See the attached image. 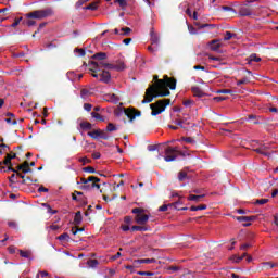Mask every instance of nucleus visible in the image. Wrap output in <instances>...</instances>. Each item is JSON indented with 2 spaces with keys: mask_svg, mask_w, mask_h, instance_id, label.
Here are the masks:
<instances>
[{
  "mask_svg": "<svg viewBox=\"0 0 278 278\" xmlns=\"http://www.w3.org/2000/svg\"><path fill=\"white\" fill-rule=\"evenodd\" d=\"M154 84L150 85L146 90V94L141 103H151L154 99L160 97H170V90L177 88V79L168 77L165 75L163 79L160 76H153ZM169 88V90H168Z\"/></svg>",
  "mask_w": 278,
  "mask_h": 278,
  "instance_id": "1",
  "label": "nucleus"
},
{
  "mask_svg": "<svg viewBox=\"0 0 278 278\" xmlns=\"http://www.w3.org/2000/svg\"><path fill=\"white\" fill-rule=\"evenodd\" d=\"M170 105V99L157 100L155 103L150 104L151 116H157L166 110V106Z\"/></svg>",
  "mask_w": 278,
  "mask_h": 278,
  "instance_id": "2",
  "label": "nucleus"
},
{
  "mask_svg": "<svg viewBox=\"0 0 278 278\" xmlns=\"http://www.w3.org/2000/svg\"><path fill=\"white\" fill-rule=\"evenodd\" d=\"M49 16H53V9L36 10L25 14L26 18H37L38 21H42V18Z\"/></svg>",
  "mask_w": 278,
  "mask_h": 278,
  "instance_id": "3",
  "label": "nucleus"
},
{
  "mask_svg": "<svg viewBox=\"0 0 278 278\" xmlns=\"http://www.w3.org/2000/svg\"><path fill=\"white\" fill-rule=\"evenodd\" d=\"M132 214H136L135 223H137V225H147V223H149V215L144 214V208L135 207L132 208Z\"/></svg>",
  "mask_w": 278,
  "mask_h": 278,
  "instance_id": "4",
  "label": "nucleus"
},
{
  "mask_svg": "<svg viewBox=\"0 0 278 278\" xmlns=\"http://www.w3.org/2000/svg\"><path fill=\"white\" fill-rule=\"evenodd\" d=\"M178 153L179 151L177 150V148L167 147L165 149V155H164L165 162H175V160H177Z\"/></svg>",
  "mask_w": 278,
  "mask_h": 278,
  "instance_id": "5",
  "label": "nucleus"
},
{
  "mask_svg": "<svg viewBox=\"0 0 278 278\" xmlns=\"http://www.w3.org/2000/svg\"><path fill=\"white\" fill-rule=\"evenodd\" d=\"M124 114L125 116H127V118H129L130 123H134V121H136V116H142V112L136 110V108L134 106L125 109Z\"/></svg>",
  "mask_w": 278,
  "mask_h": 278,
  "instance_id": "6",
  "label": "nucleus"
},
{
  "mask_svg": "<svg viewBox=\"0 0 278 278\" xmlns=\"http://www.w3.org/2000/svg\"><path fill=\"white\" fill-rule=\"evenodd\" d=\"M90 64L91 66H93L94 68H98L99 71H101V68H104L105 71H116L115 64H112V63L91 61Z\"/></svg>",
  "mask_w": 278,
  "mask_h": 278,
  "instance_id": "7",
  "label": "nucleus"
},
{
  "mask_svg": "<svg viewBox=\"0 0 278 278\" xmlns=\"http://www.w3.org/2000/svg\"><path fill=\"white\" fill-rule=\"evenodd\" d=\"M92 181H101V178L97 176H89L88 178H80V184H83L79 188L80 190H86L88 185Z\"/></svg>",
  "mask_w": 278,
  "mask_h": 278,
  "instance_id": "8",
  "label": "nucleus"
},
{
  "mask_svg": "<svg viewBox=\"0 0 278 278\" xmlns=\"http://www.w3.org/2000/svg\"><path fill=\"white\" fill-rule=\"evenodd\" d=\"M110 79H112V75L110 72L103 70L100 74L99 81H102L103 84H110Z\"/></svg>",
  "mask_w": 278,
  "mask_h": 278,
  "instance_id": "9",
  "label": "nucleus"
},
{
  "mask_svg": "<svg viewBox=\"0 0 278 278\" xmlns=\"http://www.w3.org/2000/svg\"><path fill=\"white\" fill-rule=\"evenodd\" d=\"M191 92L193 93V97H198V99H203V97L206 96V93L201 90V87L197 86L191 87Z\"/></svg>",
  "mask_w": 278,
  "mask_h": 278,
  "instance_id": "10",
  "label": "nucleus"
},
{
  "mask_svg": "<svg viewBox=\"0 0 278 278\" xmlns=\"http://www.w3.org/2000/svg\"><path fill=\"white\" fill-rule=\"evenodd\" d=\"M236 220H238V223H253V220H256V216L252 215V216H237L235 217Z\"/></svg>",
  "mask_w": 278,
  "mask_h": 278,
  "instance_id": "11",
  "label": "nucleus"
},
{
  "mask_svg": "<svg viewBox=\"0 0 278 278\" xmlns=\"http://www.w3.org/2000/svg\"><path fill=\"white\" fill-rule=\"evenodd\" d=\"M253 14V11L249 7H241L239 10L240 16H251Z\"/></svg>",
  "mask_w": 278,
  "mask_h": 278,
  "instance_id": "12",
  "label": "nucleus"
},
{
  "mask_svg": "<svg viewBox=\"0 0 278 278\" xmlns=\"http://www.w3.org/2000/svg\"><path fill=\"white\" fill-rule=\"evenodd\" d=\"M92 60H97L98 62H103V60H108V53L105 52H98L93 54Z\"/></svg>",
  "mask_w": 278,
  "mask_h": 278,
  "instance_id": "13",
  "label": "nucleus"
},
{
  "mask_svg": "<svg viewBox=\"0 0 278 278\" xmlns=\"http://www.w3.org/2000/svg\"><path fill=\"white\" fill-rule=\"evenodd\" d=\"M100 181H97V180H91V182H89L87 186L88 188L84 189L86 191H90L92 190V188H97V190H100L101 189V185L99 184Z\"/></svg>",
  "mask_w": 278,
  "mask_h": 278,
  "instance_id": "14",
  "label": "nucleus"
},
{
  "mask_svg": "<svg viewBox=\"0 0 278 278\" xmlns=\"http://www.w3.org/2000/svg\"><path fill=\"white\" fill-rule=\"evenodd\" d=\"M87 136H89L93 140H99V138H101V129L89 131V132H87Z\"/></svg>",
  "mask_w": 278,
  "mask_h": 278,
  "instance_id": "15",
  "label": "nucleus"
},
{
  "mask_svg": "<svg viewBox=\"0 0 278 278\" xmlns=\"http://www.w3.org/2000/svg\"><path fill=\"white\" fill-rule=\"evenodd\" d=\"M12 160H16V153L7 154L3 161L4 166H9V164H12Z\"/></svg>",
  "mask_w": 278,
  "mask_h": 278,
  "instance_id": "16",
  "label": "nucleus"
},
{
  "mask_svg": "<svg viewBox=\"0 0 278 278\" xmlns=\"http://www.w3.org/2000/svg\"><path fill=\"white\" fill-rule=\"evenodd\" d=\"M135 264H155V258H141L135 261Z\"/></svg>",
  "mask_w": 278,
  "mask_h": 278,
  "instance_id": "17",
  "label": "nucleus"
},
{
  "mask_svg": "<svg viewBox=\"0 0 278 278\" xmlns=\"http://www.w3.org/2000/svg\"><path fill=\"white\" fill-rule=\"evenodd\" d=\"M80 129H83L84 131H90L92 129V124L89 122H81Z\"/></svg>",
  "mask_w": 278,
  "mask_h": 278,
  "instance_id": "18",
  "label": "nucleus"
},
{
  "mask_svg": "<svg viewBox=\"0 0 278 278\" xmlns=\"http://www.w3.org/2000/svg\"><path fill=\"white\" fill-rule=\"evenodd\" d=\"M81 211H77L75 216H74V225H81Z\"/></svg>",
  "mask_w": 278,
  "mask_h": 278,
  "instance_id": "19",
  "label": "nucleus"
},
{
  "mask_svg": "<svg viewBox=\"0 0 278 278\" xmlns=\"http://www.w3.org/2000/svg\"><path fill=\"white\" fill-rule=\"evenodd\" d=\"M211 51H218L220 48V43H218V40H212L210 42Z\"/></svg>",
  "mask_w": 278,
  "mask_h": 278,
  "instance_id": "20",
  "label": "nucleus"
},
{
  "mask_svg": "<svg viewBox=\"0 0 278 278\" xmlns=\"http://www.w3.org/2000/svg\"><path fill=\"white\" fill-rule=\"evenodd\" d=\"M204 197L205 194H200V195L190 194L188 197V201H195L197 203H199V201H201V199H203Z\"/></svg>",
  "mask_w": 278,
  "mask_h": 278,
  "instance_id": "21",
  "label": "nucleus"
},
{
  "mask_svg": "<svg viewBox=\"0 0 278 278\" xmlns=\"http://www.w3.org/2000/svg\"><path fill=\"white\" fill-rule=\"evenodd\" d=\"M91 117L96 118V121H100V123L105 122V117H103L101 114H99L97 112H91Z\"/></svg>",
  "mask_w": 278,
  "mask_h": 278,
  "instance_id": "22",
  "label": "nucleus"
},
{
  "mask_svg": "<svg viewBox=\"0 0 278 278\" xmlns=\"http://www.w3.org/2000/svg\"><path fill=\"white\" fill-rule=\"evenodd\" d=\"M127 66L125 65V62L123 61H117L115 64V71H125Z\"/></svg>",
  "mask_w": 278,
  "mask_h": 278,
  "instance_id": "23",
  "label": "nucleus"
},
{
  "mask_svg": "<svg viewBox=\"0 0 278 278\" xmlns=\"http://www.w3.org/2000/svg\"><path fill=\"white\" fill-rule=\"evenodd\" d=\"M195 26L199 29H205V27H210V29H214V27H215L214 24H201L200 22H197Z\"/></svg>",
  "mask_w": 278,
  "mask_h": 278,
  "instance_id": "24",
  "label": "nucleus"
},
{
  "mask_svg": "<svg viewBox=\"0 0 278 278\" xmlns=\"http://www.w3.org/2000/svg\"><path fill=\"white\" fill-rule=\"evenodd\" d=\"M130 231H149V228L147 226H132Z\"/></svg>",
  "mask_w": 278,
  "mask_h": 278,
  "instance_id": "25",
  "label": "nucleus"
},
{
  "mask_svg": "<svg viewBox=\"0 0 278 278\" xmlns=\"http://www.w3.org/2000/svg\"><path fill=\"white\" fill-rule=\"evenodd\" d=\"M87 265L89 268H97V266H99V261L98 260H89V261H87Z\"/></svg>",
  "mask_w": 278,
  "mask_h": 278,
  "instance_id": "26",
  "label": "nucleus"
},
{
  "mask_svg": "<svg viewBox=\"0 0 278 278\" xmlns=\"http://www.w3.org/2000/svg\"><path fill=\"white\" fill-rule=\"evenodd\" d=\"M200 210H207V205L206 204H201L199 206H191L190 207L191 212H199Z\"/></svg>",
  "mask_w": 278,
  "mask_h": 278,
  "instance_id": "27",
  "label": "nucleus"
},
{
  "mask_svg": "<svg viewBox=\"0 0 278 278\" xmlns=\"http://www.w3.org/2000/svg\"><path fill=\"white\" fill-rule=\"evenodd\" d=\"M151 42L152 45H159L160 43V37L153 31H151Z\"/></svg>",
  "mask_w": 278,
  "mask_h": 278,
  "instance_id": "28",
  "label": "nucleus"
},
{
  "mask_svg": "<svg viewBox=\"0 0 278 278\" xmlns=\"http://www.w3.org/2000/svg\"><path fill=\"white\" fill-rule=\"evenodd\" d=\"M20 255H21V257H25L26 260H29L31 257V252L20 250Z\"/></svg>",
  "mask_w": 278,
  "mask_h": 278,
  "instance_id": "29",
  "label": "nucleus"
},
{
  "mask_svg": "<svg viewBox=\"0 0 278 278\" xmlns=\"http://www.w3.org/2000/svg\"><path fill=\"white\" fill-rule=\"evenodd\" d=\"M58 240L68 242V240H71V236L68 235V232H65V233H62L61 236H59Z\"/></svg>",
  "mask_w": 278,
  "mask_h": 278,
  "instance_id": "30",
  "label": "nucleus"
},
{
  "mask_svg": "<svg viewBox=\"0 0 278 278\" xmlns=\"http://www.w3.org/2000/svg\"><path fill=\"white\" fill-rule=\"evenodd\" d=\"M23 25H27V27H34V25H36V21H34V18H27L23 22Z\"/></svg>",
  "mask_w": 278,
  "mask_h": 278,
  "instance_id": "31",
  "label": "nucleus"
},
{
  "mask_svg": "<svg viewBox=\"0 0 278 278\" xmlns=\"http://www.w3.org/2000/svg\"><path fill=\"white\" fill-rule=\"evenodd\" d=\"M80 97H81V99H88V97H90V90L81 89L80 90Z\"/></svg>",
  "mask_w": 278,
  "mask_h": 278,
  "instance_id": "32",
  "label": "nucleus"
},
{
  "mask_svg": "<svg viewBox=\"0 0 278 278\" xmlns=\"http://www.w3.org/2000/svg\"><path fill=\"white\" fill-rule=\"evenodd\" d=\"M100 138L102 140H110V135L108 134V130H100Z\"/></svg>",
  "mask_w": 278,
  "mask_h": 278,
  "instance_id": "33",
  "label": "nucleus"
},
{
  "mask_svg": "<svg viewBox=\"0 0 278 278\" xmlns=\"http://www.w3.org/2000/svg\"><path fill=\"white\" fill-rule=\"evenodd\" d=\"M45 208H47L48 214H58L56 210L51 208V205L43 203L42 204Z\"/></svg>",
  "mask_w": 278,
  "mask_h": 278,
  "instance_id": "34",
  "label": "nucleus"
},
{
  "mask_svg": "<svg viewBox=\"0 0 278 278\" xmlns=\"http://www.w3.org/2000/svg\"><path fill=\"white\" fill-rule=\"evenodd\" d=\"M24 174L31 173V168H29V162L25 161L23 164Z\"/></svg>",
  "mask_w": 278,
  "mask_h": 278,
  "instance_id": "35",
  "label": "nucleus"
},
{
  "mask_svg": "<svg viewBox=\"0 0 278 278\" xmlns=\"http://www.w3.org/2000/svg\"><path fill=\"white\" fill-rule=\"evenodd\" d=\"M106 131H118V128L113 123H109L106 126Z\"/></svg>",
  "mask_w": 278,
  "mask_h": 278,
  "instance_id": "36",
  "label": "nucleus"
},
{
  "mask_svg": "<svg viewBox=\"0 0 278 278\" xmlns=\"http://www.w3.org/2000/svg\"><path fill=\"white\" fill-rule=\"evenodd\" d=\"M248 60L249 62H262V59L257 54H251Z\"/></svg>",
  "mask_w": 278,
  "mask_h": 278,
  "instance_id": "37",
  "label": "nucleus"
},
{
  "mask_svg": "<svg viewBox=\"0 0 278 278\" xmlns=\"http://www.w3.org/2000/svg\"><path fill=\"white\" fill-rule=\"evenodd\" d=\"M266 148H256L254 151L255 153H258L260 155L268 156V152L265 151Z\"/></svg>",
  "mask_w": 278,
  "mask_h": 278,
  "instance_id": "38",
  "label": "nucleus"
},
{
  "mask_svg": "<svg viewBox=\"0 0 278 278\" xmlns=\"http://www.w3.org/2000/svg\"><path fill=\"white\" fill-rule=\"evenodd\" d=\"M250 83H251V79H249V77H244V78L237 81V86H242V85H247V84H250Z\"/></svg>",
  "mask_w": 278,
  "mask_h": 278,
  "instance_id": "39",
  "label": "nucleus"
},
{
  "mask_svg": "<svg viewBox=\"0 0 278 278\" xmlns=\"http://www.w3.org/2000/svg\"><path fill=\"white\" fill-rule=\"evenodd\" d=\"M121 31H123V33H121V36H129V35L131 34V28H129V27H123V28L121 29Z\"/></svg>",
  "mask_w": 278,
  "mask_h": 278,
  "instance_id": "40",
  "label": "nucleus"
},
{
  "mask_svg": "<svg viewBox=\"0 0 278 278\" xmlns=\"http://www.w3.org/2000/svg\"><path fill=\"white\" fill-rule=\"evenodd\" d=\"M187 177H188V173L179 172V174H178V180L179 181H186Z\"/></svg>",
  "mask_w": 278,
  "mask_h": 278,
  "instance_id": "41",
  "label": "nucleus"
},
{
  "mask_svg": "<svg viewBox=\"0 0 278 278\" xmlns=\"http://www.w3.org/2000/svg\"><path fill=\"white\" fill-rule=\"evenodd\" d=\"M182 141L187 142V144H197V141L192 137H184Z\"/></svg>",
  "mask_w": 278,
  "mask_h": 278,
  "instance_id": "42",
  "label": "nucleus"
},
{
  "mask_svg": "<svg viewBox=\"0 0 278 278\" xmlns=\"http://www.w3.org/2000/svg\"><path fill=\"white\" fill-rule=\"evenodd\" d=\"M83 172L84 173L94 174V173H97V169H94V167H92V166H87V167L83 168Z\"/></svg>",
  "mask_w": 278,
  "mask_h": 278,
  "instance_id": "43",
  "label": "nucleus"
},
{
  "mask_svg": "<svg viewBox=\"0 0 278 278\" xmlns=\"http://www.w3.org/2000/svg\"><path fill=\"white\" fill-rule=\"evenodd\" d=\"M217 94H233V91L230 89H222L217 91Z\"/></svg>",
  "mask_w": 278,
  "mask_h": 278,
  "instance_id": "44",
  "label": "nucleus"
},
{
  "mask_svg": "<svg viewBox=\"0 0 278 278\" xmlns=\"http://www.w3.org/2000/svg\"><path fill=\"white\" fill-rule=\"evenodd\" d=\"M266 203H268V199H261V200H256L254 202V205H266Z\"/></svg>",
  "mask_w": 278,
  "mask_h": 278,
  "instance_id": "45",
  "label": "nucleus"
},
{
  "mask_svg": "<svg viewBox=\"0 0 278 278\" xmlns=\"http://www.w3.org/2000/svg\"><path fill=\"white\" fill-rule=\"evenodd\" d=\"M248 121H254L253 124L254 125H260V122H257V116L256 115H249L248 116Z\"/></svg>",
  "mask_w": 278,
  "mask_h": 278,
  "instance_id": "46",
  "label": "nucleus"
},
{
  "mask_svg": "<svg viewBox=\"0 0 278 278\" xmlns=\"http://www.w3.org/2000/svg\"><path fill=\"white\" fill-rule=\"evenodd\" d=\"M97 8H99V7L97 5V2H92V3H90L89 5H87V7L85 8V10H92V11H94V10H97Z\"/></svg>",
  "mask_w": 278,
  "mask_h": 278,
  "instance_id": "47",
  "label": "nucleus"
},
{
  "mask_svg": "<svg viewBox=\"0 0 278 278\" xmlns=\"http://www.w3.org/2000/svg\"><path fill=\"white\" fill-rule=\"evenodd\" d=\"M233 33L231 31H226L225 33V37H224V40L227 41V40H231V38H233Z\"/></svg>",
  "mask_w": 278,
  "mask_h": 278,
  "instance_id": "48",
  "label": "nucleus"
},
{
  "mask_svg": "<svg viewBox=\"0 0 278 278\" xmlns=\"http://www.w3.org/2000/svg\"><path fill=\"white\" fill-rule=\"evenodd\" d=\"M222 10H224L225 12H232V14H236V9L231 7L224 5L222 7Z\"/></svg>",
  "mask_w": 278,
  "mask_h": 278,
  "instance_id": "49",
  "label": "nucleus"
},
{
  "mask_svg": "<svg viewBox=\"0 0 278 278\" xmlns=\"http://www.w3.org/2000/svg\"><path fill=\"white\" fill-rule=\"evenodd\" d=\"M138 275H141V276H147V277H154L155 276V273H151V271H138Z\"/></svg>",
  "mask_w": 278,
  "mask_h": 278,
  "instance_id": "50",
  "label": "nucleus"
},
{
  "mask_svg": "<svg viewBox=\"0 0 278 278\" xmlns=\"http://www.w3.org/2000/svg\"><path fill=\"white\" fill-rule=\"evenodd\" d=\"M114 3H118L119 8H125L127 5V0H115Z\"/></svg>",
  "mask_w": 278,
  "mask_h": 278,
  "instance_id": "51",
  "label": "nucleus"
},
{
  "mask_svg": "<svg viewBox=\"0 0 278 278\" xmlns=\"http://www.w3.org/2000/svg\"><path fill=\"white\" fill-rule=\"evenodd\" d=\"M8 225L11 229H18V225L14 220L8 222Z\"/></svg>",
  "mask_w": 278,
  "mask_h": 278,
  "instance_id": "52",
  "label": "nucleus"
},
{
  "mask_svg": "<svg viewBox=\"0 0 278 278\" xmlns=\"http://www.w3.org/2000/svg\"><path fill=\"white\" fill-rule=\"evenodd\" d=\"M124 223L126 225H131V223H134V218H131V216H126L124 217Z\"/></svg>",
  "mask_w": 278,
  "mask_h": 278,
  "instance_id": "53",
  "label": "nucleus"
},
{
  "mask_svg": "<svg viewBox=\"0 0 278 278\" xmlns=\"http://www.w3.org/2000/svg\"><path fill=\"white\" fill-rule=\"evenodd\" d=\"M23 21V17H18L14 21L13 24H11V27H18V25L21 24V22Z\"/></svg>",
  "mask_w": 278,
  "mask_h": 278,
  "instance_id": "54",
  "label": "nucleus"
},
{
  "mask_svg": "<svg viewBox=\"0 0 278 278\" xmlns=\"http://www.w3.org/2000/svg\"><path fill=\"white\" fill-rule=\"evenodd\" d=\"M10 172H11V173H16V168H14V167L12 166V163L9 164L7 170H4V173H10Z\"/></svg>",
  "mask_w": 278,
  "mask_h": 278,
  "instance_id": "55",
  "label": "nucleus"
},
{
  "mask_svg": "<svg viewBox=\"0 0 278 278\" xmlns=\"http://www.w3.org/2000/svg\"><path fill=\"white\" fill-rule=\"evenodd\" d=\"M9 181L10 184H16V181H18L16 178V174H12L11 177L9 178Z\"/></svg>",
  "mask_w": 278,
  "mask_h": 278,
  "instance_id": "56",
  "label": "nucleus"
},
{
  "mask_svg": "<svg viewBox=\"0 0 278 278\" xmlns=\"http://www.w3.org/2000/svg\"><path fill=\"white\" fill-rule=\"evenodd\" d=\"M177 205H181V201H177V202L174 203L175 208H176V210H182V211L188 210V207H179V206H177Z\"/></svg>",
  "mask_w": 278,
  "mask_h": 278,
  "instance_id": "57",
  "label": "nucleus"
},
{
  "mask_svg": "<svg viewBox=\"0 0 278 278\" xmlns=\"http://www.w3.org/2000/svg\"><path fill=\"white\" fill-rule=\"evenodd\" d=\"M79 162H83V165L85 166V164H90V159H88V157H81V159H79Z\"/></svg>",
  "mask_w": 278,
  "mask_h": 278,
  "instance_id": "58",
  "label": "nucleus"
},
{
  "mask_svg": "<svg viewBox=\"0 0 278 278\" xmlns=\"http://www.w3.org/2000/svg\"><path fill=\"white\" fill-rule=\"evenodd\" d=\"M110 99H111V101H113V103H118V97L116 94L112 93L110 96Z\"/></svg>",
  "mask_w": 278,
  "mask_h": 278,
  "instance_id": "59",
  "label": "nucleus"
},
{
  "mask_svg": "<svg viewBox=\"0 0 278 278\" xmlns=\"http://www.w3.org/2000/svg\"><path fill=\"white\" fill-rule=\"evenodd\" d=\"M84 110H86V112H90L92 110V104L90 103H85L84 104Z\"/></svg>",
  "mask_w": 278,
  "mask_h": 278,
  "instance_id": "60",
  "label": "nucleus"
},
{
  "mask_svg": "<svg viewBox=\"0 0 278 278\" xmlns=\"http://www.w3.org/2000/svg\"><path fill=\"white\" fill-rule=\"evenodd\" d=\"M264 266H266L267 268H275V266H277V264L267 262V263H264Z\"/></svg>",
  "mask_w": 278,
  "mask_h": 278,
  "instance_id": "61",
  "label": "nucleus"
},
{
  "mask_svg": "<svg viewBox=\"0 0 278 278\" xmlns=\"http://www.w3.org/2000/svg\"><path fill=\"white\" fill-rule=\"evenodd\" d=\"M168 211V205L163 204L162 206L159 207V212H167Z\"/></svg>",
  "mask_w": 278,
  "mask_h": 278,
  "instance_id": "62",
  "label": "nucleus"
},
{
  "mask_svg": "<svg viewBox=\"0 0 278 278\" xmlns=\"http://www.w3.org/2000/svg\"><path fill=\"white\" fill-rule=\"evenodd\" d=\"M77 53H79L80 58H84L86 55V50L84 49H76Z\"/></svg>",
  "mask_w": 278,
  "mask_h": 278,
  "instance_id": "63",
  "label": "nucleus"
},
{
  "mask_svg": "<svg viewBox=\"0 0 278 278\" xmlns=\"http://www.w3.org/2000/svg\"><path fill=\"white\" fill-rule=\"evenodd\" d=\"M122 229H123L124 231H129V230H131V228L129 227V224L122 225Z\"/></svg>",
  "mask_w": 278,
  "mask_h": 278,
  "instance_id": "64",
  "label": "nucleus"
}]
</instances>
